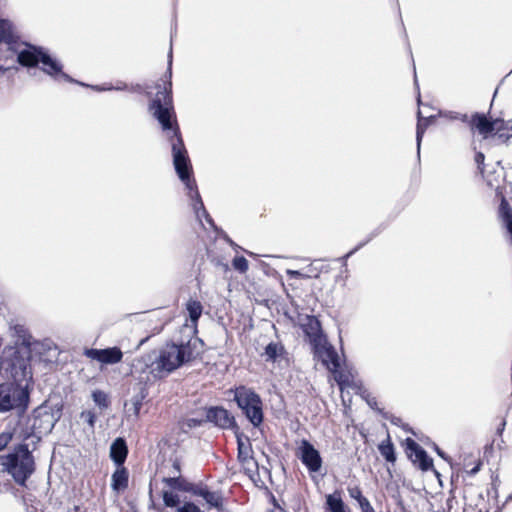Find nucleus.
Masks as SVG:
<instances>
[{"mask_svg":"<svg viewBox=\"0 0 512 512\" xmlns=\"http://www.w3.org/2000/svg\"><path fill=\"white\" fill-rule=\"evenodd\" d=\"M377 448H394V445L388 436L386 440H383L380 444H378Z\"/></svg>","mask_w":512,"mask_h":512,"instance_id":"obj_43","label":"nucleus"},{"mask_svg":"<svg viewBox=\"0 0 512 512\" xmlns=\"http://www.w3.org/2000/svg\"><path fill=\"white\" fill-rule=\"evenodd\" d=\"M172 44L168 53V67L165 74L166 80L164 82L163 90H159L155 97L149 104V110L152 112L154 118L159 122L164 131L171 132L168 136L171 149L173 165L179 179L184 183L188 190V196L192 201V207L198 219L204 217L206 222L214 229L217 227L214 220L205 209L204 203L197 189L196 182L193 175L192 165L188 152L184 145V141L177 124L176 114L173 107L172 100Z\"/></svg>","mask_w":512,"mask_h":512,"instance_id":"obj_1","label":"nucleus"},{"mask_svg":"<svg viewBox=\"0 0 512 512\" xmlns=\"http://www.w3.org/2000/svg\"><path fill=\"white\" fill-rule=\"evenodd\" d=\"M111 449H123L127 448L126 440L122 437H117L110 445Z\"/></svg>","mask_w":512,"mask_h":512,"instance_id":"obj_39","label":"nucleus"},{"mask_svg":"<svg viewBox=\"0 0 512 512\" xmlns=\"http://www.w3.org/2000/svg\"><path fill=\"white\" fill-rule=\"evenodd\" d=\"M133 395L131 399L129 400V403H125V407L127 408L128 405H131V408H128L130 411L133 410V414L135 416H138L140 409L142 407L143 400L148 396V389L146 386V383L139 381L135 383L132 387Z\"/></svg>","mask_w":512,"mask_h":512,"instance_id":"obj_14","label":"nucleus"},{"mask_svg":"<svg viewBox=\"0 0 512 512\" xmlns=\"http://www.w3.org/2000/svg\"><path fill=\"white\" fill-rule=\"evenodd\" d=\"M18 38L19 37L12 22L9 20H0V43L7 44L9 50L16 53L17 62L21 66L27 68L40 67L45 74L54 79H62L66 82L91 87L93 90L98 92L112 90V86L87 85L73 79L71 76L63 72V65L61 62L57 58L53 57L48 50L41 46L26 42L20 43Z\"/></svg>","mask_w":512,"mask_h":512,"instance_id":"obj_2","label":"nucleus"},{"mask_svg":"<svg viewBox=\"0 0 512 512\" xmlns=\"http://www.w3.org/2000/svg\"><path fill=\"white\" fill-rule=\"evenodd\" d=\"M417 115H418V121H417V126H416V144H417V155H418V157H420V147H421V142H422L424 133H425L427 127L434 121L435 116L431 115V116L423 117L421 115L420 110L418 111Z\"/></svg>","mask_w":512,"mask_h":512,"instance_id":"obj_19","label":"nucleus"},{"mask_svg":"<svg viewBox=\"0 0 512 512\" xmlns=\"http://www.w3.org/2000/svg\"><path fill=\"white\" fill-rule=\"evenodd\" d=\"M8 458L7 455H0V473L7 472L8 473V461L6 460Z\"/></svg>","mask_w":512,"mask_h":512,"instance_id":"obj_40","label":"nucleus"},{"mask_svg":"<svg viewBox=\"0 0 512 512\" xmlns=\"http://www.w3.org/2000/svg\"><path fill=\"white\" fill-rule=\"evenodd\" d=\"M203 352V340L198 337H191L186 342L167 343L158 351H153L148 356L150 363L146 365L154 378L162 379L184 364L196 359Z\"/></svg>","mask_w":512,"mask_h":512,"instance_id":"obj_3","label":"nucleus"},{"mask_svg":"<svg viewBox=\"0 0 512 512\" xmlns=\"http://www.w3.org/2000/svg\"><path fill=\"white\" fill-rule=\"evenodd\" d=\"M96 413L91 410L83 411L80 414V419L83 423H86L90 429H93L96 422Z\"/></svg>","mask_w":512,"mask_h":512,"instance_id":"obj_31","label":"nucleus"},{"mask_svg":"<svg viewBox=\"0 0 512 512\" xmlns=\"http://www.w3.org/2000/svg\"><path fill=\"white\" fill-rule=\"evenodd\" d=\"M9 70H10V68L0 65V75L5 74Z\"/></svg>","mask_w":512,"mask_h":512,"instance_id":"obj_52","label":"nucleus"},{"mask_svg":"<svg viewBox=\"0 0 512 512\" xmlns=\"http://www.w3.org/2000/svg\"><path fill=\"white\" fill-rule=\"evenodd\" d=\"M129 473L125 467H117L112 474V488L120 491L128 487Z\"/></svg>","mask_w":512,"mask_h":512,"instance_id":"obj_20","label":"nucleus"},{"mask_svg":"<svg viewBox=\"0 0 512 512\" xmlns=\"http://www.w3.org/2000/svg\"><path fill=\"white\" fill-rule=\"evenodd\" d=\"M324 512H352V510L343 501L341 491L335 490L325 496Z\"/></svg>","mask_w":512,"mask_h":512,"instance_id":"obj_15","label":"nucleus"},{"mask_svg":"<svg viewBox=\"0 0 512 512\" xmlns=\"http://www.w3.org/2000/svg\"><path fill=\"white\" fill-rule=\"evenodd\" d=\"M17 435L19 436V432L16 430L14 432L4 431L0 434V448H7L9 443L12 441L13 437Z\"/></svg>","mask_w":512,"mask_h":512,"instance_id":"obj_32","label":"nucleus"},{"mask_svg":"<svg viewBox=\"0 0 512 512\" xmlns=\"http://www.w3.org/2000/svg\"><path fill=\"white\" fill-rule=\"evenodd\" d=\"M233 268L240 272L245 273L248 270V260L244 256H235L232 260Z\"/></svg>","mask_w":512,"mask_h":512,"instance_id":"obj_30","label":"nucleus"},{"mask_svg":"<svg viewBox=\"0 0 512 512\" xmlns=\"http://www.w3.org/2000/svg\"><path fill=\"white\" fill-rule=\"evenodd\" d=\"M186 308L189 314L190 321L196 325L203 311L201 302L197 300H190L188 301Z\"/></svg>","mask_w":512,"mask_h":512,"instance_id":"obj_23","label":"nucleus"},{"mask_svg":"<svg viewBox=\"0 0 512 512\" xmlns=\"http://www.w3.org/2000/svg\"><path fill=\"white\" fill-rule=\"evenodd\" d=\"M447 117L451 120H460L461 122H469L468 120V115L467 114H462V113H459V112H449L447 114Z\"/></svg>","mask_w":512,"mask_h":512,"instance_id":"obj_36","label":"nucleus"},{"mask_svg":"<svg viewBox=\"0 0 512 512\" xmlns=\"http://www.w3.org/2000/svg\"><path fill=\"white\" fill-rule=\"evenodd\" d=\"M196 495H199L204 498L209 508H215L219 512L224 510V499H222L221 495L216 492H211L206 488H200L194 491Z\"/></svg>","mask_w":512,"mask_h":512,"instance_id":"obj_18","label":"nucleus"},{"mask_svg":"<svg viewBox=\"0 0 512 512\" xmlns=\"http://www.w3.org/2000/svg\"><path fill=\"white\" fill-rule=\"evenodd\" d=\"M300 448H308V449H311V448H314L313 445H311L308 441L306 440H303L302 442V446Z\"/></svg>","mask_w":512,"mask_h":512,"instance_id":"obj_50","label":"nucleus"},{"mask_svg":"<svg viewBox=\"0 0 512 512\" xmlns=\"http://www.w3.org/2000/svg\"><path fill=\"white\" fill-rule=\"evenodd\" d=\"M436 451H437L438 455H439L441 458H443V459H445L446 461H448L449 463H451V459H450V457L447 455V453L445 452V450H436Z\"/></svg>","mask_w":512,"mask_h":512,"instance_id":"obj_46","label":"nucleus"},{"mask_svg":"<svg viewBox=\"0 0 512 512\" xmlns=\"http://www.w3.org/2000/svg\"><path fill=\"white\" fill-rule=\"evenodd\" d=\"M91 397L100 409H107L110 405L108 394L102 390L92 391Z\"/></svg>","mask_w":512,"mask_h":512,"instance_id":"obj_25","label":"nucleus"},{"mask_svg":"<svg viewBox=\"0 0 512 512\" xmlns=\"http://www.w3.org/2000/svg\"><path fill=\"white\" fill-rule=\"evenodd\" d=\"M378 233L372 232L370 236L363 242L359 243L355 248L350 250L346 255L343 257H340L338 260L342 262V265L347 268V260L350 258L353 254H355L358 250H360L362 247H364L367 243H369L374 237H376Z\"/></svg>","mask_w":512,"mask_h":512,"instance_id":"obj_27","label":"nucleus"},{"mask_svg":"<svg viewBox=\"0 0 512 512\" xmlns=\"http://www.w3.org/2000/svg\"><path fill=\"white\" fill-rule=\"evenodd\" d=\"M498 128L494 130L496 134L499 135V137H506L509 138V135H505L503 133L504 130H511L512 131V120L504 121L500 119V122L498 123Z\"/></svg>","mask_w":512,"mask_h":512,"instance_id":"obj_33","label":"nucleus"},{"mask_svg":"<svg viewBox=\"0 0 512 512\" xmlns=\"http://www.w3.org/2000/svg\"><path fill=\"white\" fill-rule=\"evenodd\" d=\"M177 512H204L195 503L185 502L183 506L179 507Z\"/></svg>","mask_w":512,"mask_h":512,"instance_id":"obj_34","label":"nucleus"},{"mask_svg":"<svg viewBox=\"0 0 512 512\" xmlns=\"http://www.w3.org/2000/svg\"><path fill=\"white\" fill-rule=\"evenodd\" d=\"M301 454L298 458L306 466L310 473H317L322 467V458L319 450H300Z\"/></svg>","mask_w":512,"mask_h":512,"instance_id":"obj_17","label":"nucleus"},{"mask_svg":"<svg viewBox=\"0 0 512 512\" xmlns=\"http://www.w3.org/2000/svg\"><path fill=\"white\" fill-rule=\"evenodd\" d=\"M287 274H288V276H290V278H308V277H310L309 275H304L302 272H300L298 270H287Z\"/></svg>","mask_w":512,"mask_h":512,"instance_id":"obj_41","label":"nucleus"},{"mask_svg":"<svg viewBox=\"0 0 512 512\" xmlns=\"http://www.w3.org/2000/svg\"><path fill=\"white\" fill-rule=\"evenodd\" d=\"M129 450H110V457L118 467H124Z\"/></svg>","mask_w":512,"mask_h":512,"instance_id":"obj_28","label":"nucleus"},{"mask_svg":"<svg viewBox=\"0 0 512 512\" xmlns=\"http://www.w3.org/2000/svg\"><path fill=\"white\" fill-rule=\"evenodd\" d=\"M173 467H174V469H175L177 472H180L181 467H180V462H179V460L175 459V460L173 461Z\"/></svg>","mask_w":512,"mask_h":512,"instance_id":"obj_49","label":"nucleus"},{"mask_svg":"<svg viewBox=\"0 0 512 512\" xmlns=\"http://www.w3.org/2000/svg\"><path fill=\"white\" fill-rule=\"evenodd\" d=\"M361 512H376L371 503L363 506V508L360 509Z\"/></svg>","mask_w":512,"mask_h":512,"instance_id":"obj_47","label":"nucleus"},{"mask_svg":"<svg viewBox=\"0 0 512 512\" xmlns=\"http://www.w3.org/2000/svg\"><path fill=\"white\" fill-rule=\"evenodd\" d=\"M252 452L253 450H238V458L241 462H243L244 464L247 463L249 464V458L250 459H253L252 457Z\"/></svg>","mask_w":512,"mask_h":512,"instance_id":"obj_37","label":"nucleus"},{"mask_svg":"<svg viewBox=\"0 0 512 512\" xmlns=\"http://www.w3.org/2000/svg\"><path fill=\"white\" fill-rule=\"evenodd\" d=\"M319 356L323 365L333 373L335 380L339 385H342L346 382V376L340 372V358L336 351V349L331 345H324L321 350H319Z\"/></svg>","mask_w":512,"mask_h":512,"instance_id":"obj_10","label":"nucleus"},{"mask_svg":"<svg viewBox=\"0 0 512 512\" xmlns=\"http://www.w3.org/2000/svg\"><path fill=\"white\" fill-rule=\"evenodd\" d=\"M504 426H505V421L503 420L501 423H500V427L497 428V431L498 433H501L504 429Z\"/></svg>","mask_w":512,"mask_h":512,"instance_id":"obj_53","label":"nucleus"},{"mask_svg":"<svg viewBox=\"0 0 512 512\" xmlns=\"http://www.w3.org/2000/svg\"><path fill=\"white\" fill-rule=\"evenodd\" d=\"M231 392L233 393V400L246 419L254 427H260L264 420L263 402L260 395L244 385L236 387Z\"/></svg>","mask_w":512,"mask_h":512,"instance_id":"obj_6","label":"nucleus"},{"mask_svg":"<svg viewBox=\"0 0 512 512\" xmlns=\"http://www.w3.org/2000/svg\"><path fill=\"white\" fill-rule=\"evenodd\" d=\"M62 416V406L44 403L33 412V421L30 427L21 428L18 439L20 443L13 448H29L38 444L43 436L51 433L55 424Z\"/></svg>","mask_w":512,"mask_h":512,"instance_id":"obj_5","label":"nucleus"},{"mask_svg":"<svg viewBox=\"0 0 512 512\" xmlns=\"http://www.w3.org/2000/svg\"><path fill=\"white\" fill-rule=\"evenodd\" d=\"M203 416H205L206 423H212L214 426L221 429L232 430L237 437V448L244 447V443L238 435L239 427L234 415L230 411L222 406H210L203 409Z\"/></svg>","mask_w":512,"mask_h":512,"instance_id":"obj_9","label":"nucleus"},{"mask_svg":"<svg viewBox=\"0 0 512 512\" xmlns=\"http://www.w3.org/2000/svg\"><path fill=\"white\" fill-rule=\"evenodd\" d=\"M163 481L172 489L191 492L193 491V484L188 482L185 478L181 476L177 477H165Z\"/></svg>","mask_w":512,"mask_h":512,"instance_id":"obj_22","label":"nucleus"},{"mask_svg":"<svg viewBox=\"0 0 512 512\" xmlns=\"http://www.w3.org/2000/svg\"><path fill=\"white\" fill-rule=\"evenodd\" d=\"M348 494L349 496L356 500L358 505H359V508H363V506L367 505L370 503V501L368 500V498H366L363 493H362V489L360 488V486L358 485H355V486H352V487H348Z\"/></svg>","mask_w":512,"mask_h":512,"instance_id":"obj_24","label":"nucleus"},{"mask_svg":"<svg viewBox=\"0 0 512 512\" xmlns=\"http://www.w3.org/2000/svg\"><path fill=\"white\" fill-rule=\"evenodd\" d=\"M459 459L460 462L458 463V465L469 476H474L475 474H477L480 471L483 464L479 450L477 451V453H474L472 451L466 452L460 455Z\"/></svg>","mask_w":512,"mask_h":512,"instance_id":"obj_13","label":"nucleus"},{"mask_svg":"<svg viewBox=\"0 0 512 512\" xmlns=\"http://www.w3.org/2000/svg\"><path fill=\"white\" fill-rule=\"evenodd\" d=\"M224 238H225V240H226V241H227L231 246H234V245H235V244H234V242H233V241H232V240H231L227 235H225V237H224Z\"/></svg>","mask_w":512,"mask_h":512,"instance_id":"obj_54","label":"nucleus"},{"mask_svg":"<svg viewBox=\"0 0 512 512\" xmlns=\"http://www.w3.org/2000/svg\"><path fill=\"white\" fill-rule=\"evenodd\" d=\"M84 355L106 365L119 363L123 358V353L117 346L104 349L87 348L84 351Z\"/></svg>","mask_w":512,"mask_h":512,"instance_id":"obj_11","label":"nucleus"},{"mask_svg":"<svg viewBox=\"0 0 512 512\" xmlns=\"http://www.w3.org/2000/svg\"><path fill=\"white\" fill-rule=\"evenodd\" d=\"M412 434L423 444L426 446H432L431 448H439L438 445H436L434 442L431 441V439L427 436H419L416 432L412 431Z\"/></svg>","mask_w":512,"mask_h":512,"instance_id":"obj_35","label":"nucleus"},{"mask_svg":"<svg viewBox=\"0 0 512 512\" xmlns=\"http://www.w3.org/2000/svg\"><path fill=\"white\" fill-rule=\"evenodd\" d=\"M485 156L482 152H478L475 155V161L478 165L483 164Z\"/></svg>","mask_w":512,"mask_h":512,"instance_id":"obj_44","label":"nucleus"},{"mask_svg":"<svg viewBox=\"0 0 512 512\" xmlns=\"http://www.w3.org/2000/svg\"><path fill=\"white\" fill-rule=\"evenodd\" d=\"M6 460L8 461V474L17 484L24 486L35 469L32 450H13L8 454Z\"/></svg>","mask_w":512,"mask_h":512,"instance_id":"obj_8","label":"nucleus"},{"mask_svg":"<svg viewBox=\"0 0 512 512\" xmlns=\"http://www.w3.org/2000/svg\"><path fill=\"white\" fill-rule=\"evenodd\" d=\"M30 403V391L27 385L4 382L0 384V413L15 411L23 416Z\"/></svg>","mask_w":512,"mask_h":512,"instance_id":"obj_7","label":"nucleus"},{"mask_svg":"<svg viewBox=\"0 0 512 512\" xmlns=\"http://www.w3.org/2000/svg\"><path fill=\"white\" fill-rule=\"evenodd\" d=\"M380 452H381V455L384 457V459L387 462H390L392 464L395 463V461H396L395 450H380Z\"/></svg>","mask_w":512,"mask_h":512,"instance_id":"obj_38","label":"nucleus"},{"mask_svg":"<svg viewBox=\"0 0 512 512\" xmlns=\"http://www.w3.org/2000/svg\"><path fill=\"white\" fill-rule=\"evenodd\" d=\"M206 424L205 416H203V410L200 412L199 417H191L182 421L181 427L184 431L186 429H192L196 427H200Z\"/></svg>","mask_w":512,"mask_h":512,"instance_id":"obj_26","label":"nucleus"},{"mask_svg":"<svg viewBox=\"0 0 512 512\" xmlns=\"http://www.w3.org/2000/svg\"><path fill=\"white\" fill-rule=\"evenodd\" d=\"M366 401H367V404H368L372 409H377V410H379V409L377 408V400H376V398H374V397H372V398H368Z\"/></svg>","mask_w":512,"mask_h":512,"instance_id":"obj_45","label":"nucleus"},{"mask_svg":"<svg viewBox=\"0 0 512 512\" xmlns=\"http://www.w3.org/2000/svg\"><path fill=\"white\" fill-rule=\"evenodd\" d=\"M484 448H493V444H491V445H485V447H484Z\"/></svg>","mask_w":512,"mask_h":512,"instance_id":"obj_55","label":"nucleus"},{"mask_svg":"<svg viewBox=\"0 0 512 512\" xmlns=\"http://www.w3.org/2000/svg\"><path fill=\"white\" fill-rule=\"evenodd\" d=\"M405 445V448H422L421 445L412 438H406Z\"/></svg>","mask_w":512,"mask_h":512,"instance_id":"obj_42","label":"nucleus"},{"mask_svg":"<svg viewBox=\"0 0 512 512\" xmlns=\"http://www.w3.org/2000/svg\"><path fill=\"white\" fill-rule=\"evenodd\" d=\"M391 422H392L393 424H395V425H400V424L402 423V420H401L400 418H398V417H393V418L391 419Z\"/></svg>","mask_w":512,"mask_h":512,"instance_id":"obj_51","label":"nucleus"},{"mask_svg":"<svg viewBox=\"0 0 512 512\" xmlns=\"http://www.w3.org/2000/svg\"><path fill=\"white\" fill-rule=\"evenodd\" d=\"M500 122L499 118L494 120L489 119L483 113H474L469 121V124L472 129H476L484 138H486L489 134L494 132L495 129L498 128V123Z\"/></svg>","mask_w":512,"mask_h":512,"instance_id":"obj_12","label":"nucleus"},{"mask_svg":"<svg viewBox=\"0 0 512 512\" xmlns=\"http://www.w3.org/2000/svg\"><path fill=\"white\" fill-rule=\"evenodd\" d=\"M162 497H163L164 505L166 507H170V508L177 507L180 503L179 496L172 492L163 491Z\"/></svg>","mask_w":512,"mask_h":512,"instance_id":"obj_29","label":"nucleus"},{"mask_svg":"<svg viewBox=\"0 0 512 512\" xmlns=\"http://www.w3.org/2000/svg\"><path fill=\"white\" fill-rule=\"evenodd\" d=\"M408 458L414 467L426 472L434 469L433 459L426 453V450H409Z\"/></svg>","mask_w":512,"mask_h":512,"instance_id":"obj_16","label":"nucleus"},{"mask_svg":"<svg viewBox=\"0 0 512 512\" xmlns=\"http://www.w3.org/2000/svg\"><path fill=\"white\" fill-rule=\"evenodd\" d=\"M286 353L284 346L280 342H270L264 349V356L267 362H276Z\"/></svg>","mask_w":512,"mask_h":512,"instance_id":"obj_21","label":"nucleus"},{"mask_svg":"<svg viewBox=\"0 0 512 512\" xmlns=\"http://www.w3.org/2000/svg\"><path fill=\"white\" fill-rule=\"evenodd\" d=\"M20 341L14 347L4 349L0 369L6 376L13 379V383L22 385L26 382L28 385L33 377L30 364L32 357L30 336H24Z\"/></svg>","mask_w":512,"mask_h":512,"instance_id":"obj_4","label":"nucleus"},{"mask_svg":"<svg viewBox=\"0 0 512 512\" xmlns=\"http://www.w3.org/2000/svg\"><path fill=\"white\" fill-rule=\"evenodd\" d=\"M126 88H127V85L125 83H121L120 85H117L115 87L112 86V90H118V91L125 90Z\"/></svg>","mask_w":512,"mask_h":512,"instance_id":"obj_48","label":"nucleus"}]
</instances>
